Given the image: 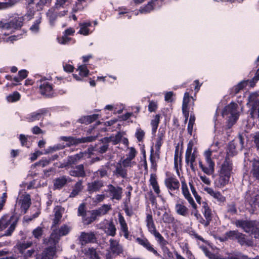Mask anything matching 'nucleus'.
Instances as JSON below:
<instances>
[{"instance_id": "cd10ccee", "label": "nucleus", "mask_w": 259, "mask_h": 259, "mask_svg": "<svg viewBox=\"0 0 259 259\" xmlns=\"http://www.w3.org/2000/svg\"><path fill=\"white\" fill-rule=\"evenodd\" d=\"M69 174L71 176L76 177H84L85 176V172L84 170L83 164H79L73 167L69 171Z\"/></svg>"}, {"instance_id": "0e129e2a", "label": "nucleus", "mask_w": 259, "mask_h": 259, "mask_svg": "<svg viewBox=\"0 0 259 259\" xmlns=\"http://www.w3.org/2000/svg\"><path fill=\"white\" fill-rule=\"evenodd\" d=\"M240 235H238V237L237 240H238V242L241 245H250V242L245 238L244 235L242 234L241 233H240Z\"/></svg>"}, {"instance_id": "423d86ee", "label": "nucleus", "mask_w": 259, "mask_h": 259, "mask_svg": "<svg viewBox=\"0 0 259 259\" xmlns=\"http://www.w3.org/2000/svg\"><path fill=\"white\" fill-rule=\"evenodd\" d=\"M40 93L46 97H51L55 96L52 81L46 77H41L37 82Z\"/></svg>"}, {"instance_id": "603ef678", "label": "nucleus", "mask_w": 259, "mask_h": 259, "mask_svg": "<svg viewBox=\"0 0 259 259\" xmlns=\"http://www.w3.org/2000/svg\"><path fill=\"white\" fill-rule=\"evenodd\" d=\"M116 229L113 223H109L106 227L105 232L107 235L114 236L116 234Z\"/></svg>"}, {"instance_id": "a211bd4d", "label": "nucleus", "mask_w": 259, "mask_h": 259, "mask_svg": "<svg viewBox=\"0 0 259 259\" xmlns=\"http://www.w3.org/2000/svg\"><path fill=\"white\" fill-rule=\"evenodd\" d=\"M44 109H39L35 112H31L25 115L23 120L29 122H32L39 120L45 113Z\"/></svg>"}, {"instance_id": "09e8293b", "label": "nucleus", "mask_w": 259, "mask_h": 259, "mask_svg": "<svg viewBox=\"0 0 259 259\" xmlns=\"http://www.w3.org/2000/svg\"><path fill=\"white\" fill-rule=\"evenodd\" d=\"M147 227L149 231L154 236L155 239L161 236V235L157 231L154 222L147 224Z\"/></svg>"}, {"instance_id": "20e7f679", "label": "nucleus", "mask_w": 259, "mask_h": 259, "mask_svg": "<svg viewBox=\"0 0 259 259\" xmlns=\"http://www.w3.org/2000/svg\"><path fill=\"white\" fill-rule=\"evenodd\" d=\"M18 218L16 215L9 216L8 214L4 215L0 219V231H3L8 228L5 231L4 236H11L15 229Z\"/></svg>"}, {"instance_id": "5fc2aeb1", "label": "nucleus", "mask_w": 259, "mask_h": 259, "mask_svg": "<svg viewBox=\"0 0 259 259\" xmlns=\"http://www.w3.org/2000/svg\"><path fill=\"white\" fill-rule=\"evenodd\" d=\"M53 9H50L47 13V16L49 19L50 23L51 25H54L55 21L56 20L58 15L55 13Z\"/></svg>"}, {"instance_id": "ddd939ff", "label": "nucleus", "mask_w": 259, "mask_h": 259, "mask_svg": "<svg viewBox=\"0 0 259 259\" xmlns=\"http://www.w3.org/2000/svg\"><path fill=\"white\" fill-rule=\"evenodd\" d=\"M136 240L139 244L143 246L148 251L152 252L156 256H161L158 252L153 248V245L151 244L147 238L144 237H138L136 238Z\"/></svg>"}, {"instance_id": "864d4df0", "label": "nucleus", "mask_w": 259, "mask_h": 259, "mask_svg": "<svg viewBox=\"0 0 259 259\" xmlns=\"http://www.w3.org/2000/svg\"><path fill=\"white\" fill-rule=\"evenodd\" d=\"M65 147V145L61 144H57L56 145H54L53 146H50L48 147L47 149L44 150V154H47L50 153H52L60 149H63Z\"/></svg>"}, {"instance_id": "c9c22d12", "label": "nucleus", "mask_w": 259, "mask_h": 259, "mask_svg": "<svg viewBox=\"0 0 259 259\" xmlns=\"http://www.w3.org/2000/svg\"><path fill=\"white\" fill-rule=\"evenodd\" d=\"M156 239L157 242L159 243L163 252L164 253L167 254L169 255V254H170V252L166 246L167 244H168V242L163 237L162 235L157 238Z\"/></svg>"}, {"instance_id": "c756f323", "label": "nucleus", "mask_w": 259, "mask_h": 259, "mask_svg": "<svg viewBox=\"0 0 259 259\" xmlns=\"http://www.w3.org/2000/svg\"><path fill=\"white\" fill-rule=\"evenodd\" d=\"M77 215L78 216L82 217L83 221L85 222V223L88 224L91 223L94 220V218L92 217L90 218L89 219L86 218L87 211L85 209V206L84 203H81L79 206L78 208Z\"/></svg>"}, {"instance_id": "e2e57ef3", "label": "nucleus", "mask_w": 259, "mask_h": 259, "mask_svg": "<svg viewBox=\"0 0 259 259\" xmlns=\"http://www.w3.org/2000/svg\"><path fill=\"white\" fill-rule=\"evenodd\" d=\"M62 218V213L60 208H56L55 211V218L53 221V226L57 225Z\"/></svg>"}, {"instance_id": "774afa93", "label": "nucleus", "mask_w": 259, "mask_h": 259, "mask_svg": "<svg viewBox=\"0 0 259 259\" xmlns=\"http://www.w3.org/2000/svg\"><path fill=\"white\" fill-rule=\"evenodd\" d=\"M135 136L139 142L142 141L145 136V132L141 128H138L136 130Z\"/></svg>"}, {"instance_id": "a18cd8bd", "label": "nucleus", "mask_w": 259, "mask_h": 259, "mask_svg": "<svg viewBox=\"0 0 259 259\" xmlns=\"http://www.w3.org/2000/svg\"><path fill=\"white\" fill-rule=\"evenodd\" d=\"M41 22V17H38L33 22L32 25L30 27V30L33 33H37L39 31V25Z\"/></svg>"}, {"instance_id": "4468645a", "label": "nucleus", "mask_w": 259, "mask_h": 259, "mask_svg": "<svg viewBox=\"0 0 259 259\" xmlns=\"http://www.w3.org/2000/svg\"><path fill=\"white\" fill-rule=\"evenodd\" d=\"M204 190L220 204L224 203L226 201V198L220 192L215 191L211 188L206 187L204 188Z\"/></svg>"}, {"instance_id": "a19ab883", "label": "nucleus", "mask_w": 259, "mask_h": 259, "mask_svg": "<svg viewBox=\"0 0 259 259\" xmlns=\"http://www.w3.org/2000/svg\"><path fill=\"white\" fill-rule=\"evenodd\" d=\"M84 253L86 256L89 257L90 259H100L97 251L93 247L85 249L84 250Z\"/></svg>"}, {"instance_id": "f8f14e48", "label": "nucleus", "mask_w": 259, "mask_h": 259, "mask_svg": "<svg viewBox=\"0 0 259 259\" xmlns=\"http://www.w3.org/2000/svg\"><path fill=\"white\" fill-rule=\"evenodd\" d=\"M29 1V0H28ZM34 0H33L32 1V0H30V2H29V7H28V10H27V12L26 13V14L24 15V16H20V15H16L15 16H14V17L13 18V19L12 20H11V21H10L9 22H12V21H13L15 19L17 18L18 17L21 20V26L19 27L18 28H17L16 29H15L14 30V31L13 32V33L17 29H18L19 28H20L22 26H23V21L25 20H31L33 17V15H34V11L33 9H32L31 7H30V4L33 3Z\"/></svg>"}, {"instance_id": "ea45409f", "label": "nucleus", "mask_w": 259, "mask_h": 259, "mask_svg": "<svg viewBox=\"0 0 259 259\" xmlns=\"http://www.w3.org/2000/svg\"><path fill=\"white\" fill-rule=\"evenodd\" d=\"M99 115L97 114H94L91 115L82 117L79 119V121L81 123L89 124L98 119Z\"/></svg>"}, {"instance_id": "37998d69", "label": "nucleus", "mask_w": 259, "mask_h": 259, "mask_svg": "<svg viewBox=\"0 0 259 259\" xmlns=\"http://www.w3.org/2000/svg\"><path fill=\"white\" fill-rule=\"evenodd\" d=\"M58 42L61 45H68L69 44H73L75 40L68 35L63 34L61 37L57 38Z\"/></svg>"}, {"instance_id": "c03bdc74", "label": "nucleus", "mask_w": 259, "mask_h": 259, "mask_svg": "<svg viewBox=\"0 0 259 259\" xmlns=\"http://www.w3.org/2000/svg\"><path fill=\"white\" fill-rule=\"evenodd\" d=\"M110 209V205L104 204L98 209L94 210V213L96 215H102L106 214Z\"/></svg>"}, {"instance_id": "49530a36", "label": "nucleus", "mask_w": 259, "mask_h": 259, "mask_svg": "<svg viewBox=\"0 0 259 259\" xmlns=\"http://www.w3.org/2000/svg\"><path fill=\"white\" fill-rule=\"evenodd\" d=\"M67 183V179L65 177H61L56 179L54 181V187L56 189H60Z\"/></svg>"}, {"instance_id": "f257e3e1", "label": "nucleus", "mask_w": 259, "mask_h": 259, "mask_svg": "<svg viewBox=\"0 0 259 259\" xmlns=\"http://www.w3.org/2000/svg\"><path fill=\"white\" fill-rule=\"evenodd\" d=\"M21 20L19 18L15 19L13 21L7 22L6 20L0 21V41L3 39L7 42L13 41L16 40L15 35H10L14 30L21 25Z\"/></svg>"}, {"instance_id": "3c124183", "label": "nucleus", "mask_w": 259, "mask_h": 259, "mask_svg": "<svg viewBox=\"0 0 259 259\" xmlns=\"http://www.w3.org/2000/svg\"><path fill=\"white\" fill-rule=\"evenodd\" d=\"M186 161L188 164L190 165V167L192 169L194 170V162L195 161L196 156L194 153L188 154V155H185Z\"/></svg>"}, {"instance_id": "bf43d9fd", "label": "nucleus", "mask_w": 259, "mask_h": 259, "mask_svg": "<svg viewBox=\"0 0 259 259\" xmlns=\"http://www.w3.org/2000/svg\"><path fill=\"white\" fill-rule=\"evenodd\" d=\"M18 0H7L6 2L0 3V9L9 8L15 5Z\"/></svg>"}, {"instance_id": "2eb2a0df", "label": "nucleus", "mask_w": 259, "mask_h": 259, "mask_svg": "<svg viewBox=\"0 0 259 259\" xmlns=\"http://www.w3.org/2000/svg\"><path fill=\"white\" fill-rule=\"evenodd\" d=\"M192 98V97L190 96V93L189 92H186L185 93L183 101L182 112L186 121L188 120L189 117V103Z\"/></svg>"}, {"instance_id": "a878e982", "label": "nucleus", "mask_w": 259, "mask_h": 259, "mask_svg": "<svg viewBox=\"0 0 259 259\" xmlns=\"http://www.w3.org/2000/svg\"><path fill=\"white\" fill-rule=\"evenodd\" d=\"M150 185L152 187V189L157 197H161L160 190L159 185L157 181V177L156 174H151L149 179Z\"/></svg>"}, {"instance_id": "f3484780", "label": "nucleus", "mask_w": 259, "mask_h": 259, "mask_svg": "<svg viewBox=\"0 0 259 259\" xmlns=\"http://www.w3.org/2000/svg\"><path fill=\"white\" fill-rule=\"evenodd\" d=\"M236 226L238 227L242 228L244 231L247 233L251 232L253 233L255 232L254 227L253 226V223L252 222L243 221V220H237L235 222Z\"/></svg>"}, {"instance_id": "f03ea898", "label": "nucleus", "mask_w": 259, "mask_h": 259, "mask_svg": "<svg viewBox=\"0 0 259 259\" xmlns=\"http://www.w3.org/2000/svg\"><path fill=\"white\" fill-rule=\"evenodd\" d=\"M232 173V164L226 159L218 170V177L214 182L215 186L221 188L226 186L229 183Z\"/></svg>"}, {"instance_id": "2f4dec72", "label": "nucleus", "mask_w": 259, "mask_h": 259, "mask_svg": "<svg viewBox=\"0 0 259 259\" xmlns=\"http://www.w3.org/2000/svg\"><path fill=\"white\" fill-rule=\"evenodd\" d=\"M122 135L120 133H118L115 135H112L109 137H105L103 139V142L111 143L112 145H116L121 140Z\"/></svg>"}, {"instance_id": "e433bc0d", "label": "nucleus", "mask_w": 259, "mask_h": 259, "mask_svg": "<svg viewBox=\"0 0 259 259\" xmlns=\"http://www.w3.org/2000/svg\"><path fill=\"white\" fill-rule=\"evenodd\" d=\"M249 108L250 115L251 118L259 119V104L247 106Z\"/></svg>"}, {"instance_id": "79ce46f5", "label": "nucleus", "mask_w": 259, "mask_h": 259, "mask_svg": "<svg viewBox=\"0 0 259 259\" xmlns=\"http://www.w3.org/2000/svg\"><path fill=\"white\" fill-rule=\"evenodd\" d=\"M82 181L77 182L74 185L72 192L69 195V197L73 198L77 196L82 189Z\"/></svg>"}, {"instance_id": "f704fd0d", "label": "nucleus", "mask_w": 259, "mask_h": 259, "mask_svg": "<svg viewBox=\"0 0 259 259\" xmlns=\"http://www.w3.org/2000/svg\"><path fill=\"white\" fill-rule=\"evenodd\" d=\"M259 104V92L251 93L248 97L247 106Z\"/></svg>"}, {"instance_id": "72a5a7b5", "label": "nucleus", "mask_w": 259, "mask_h": 259, "mask_svg": "<svg viewBox=\"0 0 259 259\" xmlns=\"http://www.w3.org/2000/svg\"><path fill=\"white\" fill-rule=\"evenodd\" d=\"M251 172L253 177L259 180V158L253 159Z\"/></svg>"}, {"instance_id": "393cba45", "label": "nucleus", "mask_w": 259, "mask_h": 259, "mask_svg": "<svg viewBox=\"0 0 259 259\" xmlns=\"http://www.w3.org/2000/svg\"><path fill=\"white\" fill-rule=\"evenodd\" d=\"M175 210L177 214L183 217H187L188 214V208L184 205L183 201H177Z\"/></svg>"}, {"instance_id": "58836bf2", "label": "nucleus", "mask_w": 259, "mask_h": 259, "mask_svg": "<svg viewBox=\"0 0 259 259\" xmlns=\"http://www.w3.org/2000/svg\"><path fill=\"white\" fill-rule=\"evenodd\" d=\"M20 98V94L17 91H15L6 97V100L8 103H14L19 101Z\"/></svg>"}, {"instance_id": "13d9d810", "label": "nucleus", "mask_w": 259, "mask_h": 259, "mask_svg": "<svg viewBox=\"0 0 259 259\" xmlns=\"http://www.w3.org/2000/svg\"><path fill=\"white\" fill-rule=\"evenodd\" d=\"M163 222L165 224H171L174 222V218L172 215L167 212H165L162 217Z\"/></svg>"}, {"instance_id": "9b49d317", "label": "nucleus", "mask_w": 259, "mask_h": 259, "mask_svg": "<svg viewBox=\"0 0 259 259\" xmlns=\"http://www.w3.org/2000/svg\"><path fill=\"white\" fill-rule=\"evenodd\" d=\"M109 250L110 252L115 256L119 255L123 252L122 246L117 240L110 239L109 240Z\"/></svg>"}, {"instance_id": "dca6fc26", "label": "nucleus", "mask_w": 259, "mask_h": 259, "mask_svg": "<svg viewBox=\"0 0 259 259\" xmlns=\"http://www.w3.org/2000/svg\"><path fill=\"white\" fill-rule=\"evenodd\" d=\"M79 26L80 29L78 33L83 35H88L91 34L95 30L94 27L92 26L90 21L80 23Z\"/></svg>"}, {"instance_id": "c85d7f7f", "label": "nucleus", "mask_w": 259, "mask_h": 259, "mask_svg": "<svg viewBox=\"0 0 259 259\" xmlns=\"http://www.w3.org/2000/svg\"><path fill=\"white\" fill-rule=\"evenodd\" d=\"M119 223L120 226L121 231L123 233V236L126 239H128L129 231L128 227L123 217L119 213L118 214Z\"/></svg>"}, {"instance_id": "9d476101", "label": "nucleus", "mask_w": 259, "mask_h": 259, "mask_svg": "<svg viewBox=\"0 0 259 259\" xmlns=\"http://www.w3.org/2000/svg\"><path fill=\"white\" fill-rule=\"evenodd\" d=\"M108 189L106 191L109 193L112 200H120L122 198V189L119 186H114L111 184L107 186Z\"/></svg>"}, {"instance_id": "052dcab7", "label": "nucleus", "mask_w": 259, "mask_h": 259, "mask_svg": "<svg viewBox=\"0 0 259 259\" xmlns=\"http://www.w3.org/2000/svg\"><path fill=\"white\" fill-rule=\"evenodd\" d=\"M51 162L49 158H42L41 160L39 161L38 162L35 163V164L31 165V168H34L36 166H40L42 167H44L49 164Z\"/></svg>"}, {"instance_id": "0eeeda50", "label": "nucleus", "mask_w": 259, "mask_h": 259, "mask_svg": "<svg viewBox=\"0 0 259 259\" xmlns=\"http://www.w3.org/2000/svg\"><path fill=\"white\" fill-rule=\"evenodd\" d=\"M71 230V227L68 225L62 226L59 229L53 230L49 240L50 244L55 245L60 237L67 235Z\"/></svg>"}, {"instance_id": "6e6d98bb", "label": "nucleus", "mask_w": 259, "mask_h": 259, "mask_svg": "<svg viewBox=\"0 0 259 259\" xmlns=\"http://www.w3.org/2000/svg\"><path fill=\"white\" fill-rule=\"evenodd\" d=\"M237 153L236 150V145L234 141H231L228 145L227 154L228 156H234Z\"/></svg>"}, {"instance_id": "1a4fd4ad", "label": "nucleus", "mask_w": 259, "mask_h": 259, "mask_svg": "<svg viewBox=\"0 0 259 259\" xmlns=\"http://www.w3.org/2000/svg\"><path fill=\"white\" fill-rule=\"evenodd\" d=\"M32 244V242H26L20 243L18 245V248L21 255L25 258L27 259L34 253L35 250L30 248Z\"/></svg>"}, {"instance_id": "69168bd1", "label": "nucleus", "mask_w": 259, "mask_h": 259, "mask_svg": "<svg viewBox=\"0 0 259 259\" xmlns=\"http://www.w3.org/2000/svg\"><path fill=\"white\" fill-rule=\"evenodd\" d=\"M43 228L41 227H37L32 231V234L35 238L39 239L43 233Z\"/></svg>"}, {"instance_id": "39448f33", "label": "nucleus", "mask_w": 259, "mask_h": 259, "mask_svg": "<svg viewBox=\"0 0 259 259\" xmlns=\"http://www.w3.org/2000/svg\"><path fill=\"white\" fill-rule=\"evenodd\" d=\"M214 145H211L210 148L205 151L204 155L207 166H204L202 161H199V165L202 170L207 175H211L214 171V162L212 160L211 156L213 152L217 151V148H213Z\"/></svg>"}, {"instance_id": "bb28decb", "label": "nucleus", "mask_w": 259, "mask_h": 259, "mask_svg": "<svg viewBox=\"0 0 259 259\" xmlns=\"http://www.w3.org/2000/svg\"><path fill=\"white\" fill-rule=\"evenodd\" d=\"M77 70L79 72V75L75 74H73L72 75L77 81H81L82 78L87 77L89 73V71L85 65H80Z\"/></svg>"}, {"instance_id": "4d7b16f0", "label": "nucleus", "mask_w": 259, "mask_h": 259, "mask_svg": "<svg viewBox=\"0 0 259 259\" xmlns=\"http://www.w3.org/2000/svg\"><path fill=\"white\" fill-rule=\"evenodd\" d=\"M195 117L194 114H191L189 118V120L188 124L187 130L188 133L192 135L193 126L195 124Z\"/></svg>"}, {"instance_id": "4c0bfd02", "label": "nucleus", "mask_w": 259, "mask_h": 259, "mask_svg": "<svg viewBox=\"0 0 259 259\" xmlns=\"http://www.w3.org/2000/svg\"><path fill=\"white\" fill-rule=\"evenodd\" d=\"M202 212L204 215V217L208 222L211 220V210L207 203L205 201H203L202 202Z\"/></svg>"}, {"instance_id": "de8ad7c7", "label": "nucleus", "mask_w": 259, "mask_h": 259, "mask_svg": "<svg viewBox=\"0 0 259 259\" xmlns=\"http://www.w3.org/2000/svg\"><path fill=\"white\" fill-rule=\"evenodd\" d=\"M159 115H156L153 119L151 121V125L152 126V134L155 135L159 123Z\"/></svg>"}, {"instance_id": "b1692460", "label": "nucleus", "mask_w": 259, "mask_h": 259, "mask_svg": "<svg viewBox=\"0 0 259 259\" xmlns=\"http://www.w3.org/2000/svg\"><path fill=\"white\" fill-rule=\"evenodd\" d=\"M182 193L184 197L187 200L193 208H196V204L195 203L193 198L191 196L188 188L185 183H182Z\"/></svg>"}, {"instance_id": "8fccbe9b", "label": "nucleus", "mask_w": 259, "mask_h": 259, "mask_svg": "<svg viewBox=\"0 0 259 259\" xmlns=\"http://www.w3.org/2000/svg\"><path fill=\"white\" fill-rule=\"evenodd\" d=\"M249 84V80H242L233 87V90L235 93H237Z\"/></svg>"}, {"instance_id": "7c9ffc66", "label": "nucleus", "mask_w": 259, "mask_h": 259, "mask_svg": "<svg viewBox=\"0 0 259 259\" xmlns=\"http://www.w3.org/2000/svg\"><path fill=\"white\" fill-rule=\"evenodd\" d=\"M113 173L117 177H120L123 178H124L127 176V171L121 164V162H118L117 163L116 165V168L115 170L113 171Z\"/></svg>"}, {"instance_id": "4be33fe9", "label": "nucleus", "mask_w": 259, "mask_h": 259, "mask_svg": "<svg viewBox=\"0 0 259 259\" xmlns=\"http://www.w3.org/2000/svg\"><path fill=\"white\" fill-rule=\"evenodd\" d=\"M95 236L92 232L86 233L82 232L79 238V241L81 245H84L87 243H92L95 240Z\"/></svg>"}, {"instance_id": "680f3d73", "label": "nucleus", "mask_w": 259, "mask_h": 259, "mask_svg": "<svg viewBox=\"0 0 259 259\" xmlns=\"http://www.w3.org/2000/svg\"><path fill=\"white\" fill-rule=\"evenodd\" d=\"M220 259H250L247 256L240 254L239 256L233 254H229L227 256L221 257Z\"/></svg>"}, {"instance_id": "5701e85b", "label": "nucleus", "mask_w": 259, "mask_h": 259, "mask_svg": "<svg viewBox=\"0 0 259 259\" xmlns=\"http://www.w3.org/2000/svg\"><path fill=\"white\" fill-rule=\"evenodd\" d=\"M84 155H87L86 153L80 152L74 155H71L68 157V161L66 164H61V167H64L69 165L75 164L78 162L83 158Z\"/></svg>"}, {"instance_id": "338daca9", "label": "nucleus", "mask_w": 259, "mask_h": 259, "mask_svg": "<svg viewBox=\"0 0 259 259\" xmlns=\"http://www.w3.org/2000/svg\"><path fill=\"white\" fill-rule=\"evenodd\" d=\"M240 233L236 231H230L226 232V236L228 238L230 239H237Z\"/></svg>"}, {"instance_id": "412c9836", "label": "nucleus", "mask_w": 259, "mask_h": 259, "mask_svg": "<svg viewBox=\"0 0 259 259\" xmlns=\"http://www.w3.org/2000/svg\"><path fill=\"white\" fill-rule=\"evenodd\" d=\"M56 252L55 246L48 247L45 248L41 254L36 257V259H53Z\"/></svg>"}, {"instance_id": "aec40b11", "label": "nucleus", "mask_w": 259, "mask_h": 259, "mask_svg": "<svg viewBox=\"0 0 259 259\" xmlns=\"http://www.w3.org/2000/svg\"><path fill=\"white\" fill-rule=\"evenodd\" d=\"M165 184L169 190V194L174 196L172 192L178 190L180 183L179 181L174 178H168L165 180Z\"/></svg>"}, {"instance_id": "473e14b6", "label": "nucleus", "mask_w": 259, "mask_h": 259, "mask_svg": "<svg viewBox=\"0 0 259 259\" xmlns=\"http://www.w3.org/2000/svg\"><path fill=\"white\" fill-rule=\"evenodd\" d=\"M103 186V182L101 181H95L88 185L89 191L93 192L99 191Z\"/></svg>"}, {"instance_id": "6e6552de", "label": "nucleus", "mask_w": 259, "mask_h": 259, "mask_svg": "<svg viewBox=\"0 0 259 259\" xmlns=\"http://www.w3.org/2000/svg\"><path fill=\"white\" fill-rule=\"evenodd\" d=\"M31 198L30 195L22 191L19 192L17 204L20 205L21 212L25 213L31 205Z\"/></svg>"}, {"instance_id": "7ed1b4c3", "label": "nucleus", "mask_w": 259, "mask_h": 259, "mask_svg": "<svg viewBox=\"0 0 259 259\" xmlns=\"http://www.w3.org/2000/svg\"><path fill=\"white\" fill-rule=\"evenodd\" d=\"M240 111L238 105L234 102H231L226 106L222 112L223 117L226 116L228 118L227 126L230 128L238 120Z\"/></svg>"}, {"instance_id": "6ab92c4d", "label": "nucleus", "mask_w": 259, "mask_h": 259, "mask_svg": "<svg viewBox=\"0 0 259 259\" xmlns=\"http://www.w3.org/2000/svg\"><path fill=\"white\" fill-rule=\"evenodd\" d=\"M162 0H153L148 3L145 6L141 8L140 11L142 13H149L153 9L159 8L162 4Z\"/></svg>"}]
</instances>
